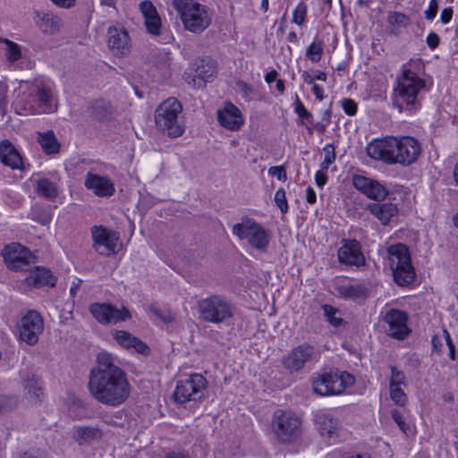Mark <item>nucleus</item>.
Listing matches in <instances>:
<instances>
[{
  "label": "nucleus",
  "mask_w": 458,
  "mask_h": 458,
  "mask_svg": "<svg viewBox=\"0 0 458 458\" xmlns=\"http://www.w3.org/2000/svg\"><path fill=\"white\" fill-rule=\"evenodd\" d=\"M88 389L96 401L112 407L123 404L131 393L126 373L114 364L112 355L106 352L97 356L96 365L89 372Z\"/></svg>",
  "instance_id": "nucleus-1"
},
{
  "label": "nucleus",
  "mask_w": 458,
  "mask_h": 458,
  "mask_svg": "<svg viewBox=\"0 0 458 458\" xmlns=\"http://www.w3.org/2000/svg\"><path fill=\"white\" fill-rule=\"evenodd\" d=\"M369 157L387 165L408 166L417 161L421 153L420 142L413 137H386L367 145Z\"/></svg>",
  "instance_id": "nucleus-2"
},
{
  "label": "nucleus",
  "mask_w": 458,
  "mask_h": 458,
  "mask_svg": "<svg viewBox=\"0 0 458 458\" xmlns=\"http://www.w3.org/2000/svg\"><path fill=\"white\" fill-rule=\"evenodd\" d=\"M302 419L291 410L277 409L273 412L270 427L276 442L291 445L302 436Z\"/></svg>",
  "instance_id": "nucleus-3"
},
{
  "label": "nucleus",
  "mask_w": 458,
  "mask_h": 458,
  "mask_svg": "<svg viewBox=\"0 0 458 458\" xmlns=\"http://www.w3.org/2000/svg\"><path fill=\"white\" fill-rule=\"evenodd\" d=\"M173 6L190 32L200 34L211 24L212 13L204 4L194 0H173Z\"/></svg>",
  "instance_id": "nucleus-4"
},
{
  "label": "nucleus",
  "mask_w": 458,
  "mask_h": 458,
  "mask_svg": "<svg viewBox=\"0 0 458 458\" xmlns=\"http://www.w3.org/2000/svg\"><path fill=\"white\" fill-rule=\"evenodd\" d=\"M182 106L175 98H168L156 109L157 128L170 138H178L185 131Z\"/></svg>",
  "instance_id": "nucleus-5"
},
{
  "label": "nucleus",
  "mask_w": 458,
  "mask_h": 458,
  "mask_svg": "<svg viewBox=\"0 0 458 458\" xmlns=\"http://www.w3.org/2000/svg\"><path fill=\"white\" fill-rule=\"evenodd\" d=\"M425 86L424 80L420 79L416 72L404 70L394 88L393 105L400 111L403 110L404 105L409 110H416L420 106L418 94Z\"/></svg>",
  "instance_id": "nucleus-6"
},
{
  "label": "nucleus",
  "mask_w": 458,
  "mask_h": 458,
  "mask_svg": "<svg viewBox=\"0 0 458 458\" xmlns=\"http://www.w3.org/2000/svg\"><path fill=\"white\" fill-rule=\"evenodd\" d=\"M354 382V377L346 371L324 370L312 377V390L320 396L338 395Z\"/></svg>",
  "instance_id": "nucleus-7"
},
{
  "label": "nucleus",
  "mask_w": 458,
  "mask_h": 458,
  "mask_svg": "<svg viewBox=\"0 0 458 458\" xmlns=\"http://www.w3.org/2000/svg\"><path fill=\"white\" fill-rule=\"evenodd\" d=\"M232 233L239 240L246 241L254 250L267 252L271 238L270 233L255 219L248 216H242L241 222L233 225Z\"/></svg>",
  "instance_id": "nucleus-8"
},
{
  "label": "nucleus",
  "mask_w": 458,
  "mask_h": 458,
  "mask_svg": "<svg viewBox=\"0 0 458 458\" xmlns=\"http://www.w3.org/2000/svg\"><path fill=\"white\" fill-rule=\"evenodd\" d=\"M197 308L199 319L213 324L225 323L233 318L234 314L233 303L219 294L199 300Z\"/></svg>",
  "instance_id": "nucleus-9"
},
{
  "label": "nucleus",
  "mask_w": 458,
  "mask_h": 458,
  "mask_svg": "<svg viewBox=\"0 0 458 458\" xmlns=\"http://www.w3.org/2000/svg\"><path fill=\"white\" fill-rule=\"evenodd\" d=\"M208 386L207 379L199 373H191L176 382L173 393L176 403H199L204 400V393Z\"/></svg>",
  "instance_id": "nucleus-10"
},
{
  "label": "nucleus",
  "mask_w": 458,
  "mask_h": 458,
  "mask_svg": "<svg viewBox=\"0 0 458 458\" xmlns=\"http://www.w3.org/2000/svg\"><path fill=\"white\" fill-rule=\"evenodd\" d=\"M6 267L13 271L23 269L26 266L36 262V256L30 249L18 242L6 244L1 251Z\"/></svg>",
  "instance_id": "nucleus-11"
},
{
  "label": "nucleus",
  "mask_w": 458,
  "mask_h": 458,
  "mask_svg": "<svg viewBox=\"0 0 458 458\" xmlns=\"http://www.w3.org/2000/svg\"><path fill=\"white\" fill-rule=\"evenodd\" d=\"M89 310L93 318L102 325L116 324L131 318L130 311L125 308H116L111 303L95 302L90 304Z\"/></svg>",
  "instance_id": "nucleus-12"
},
{
  "label": "nucleus",
  "mask_w": 458,
  "mask_h": 458,
  "mask_svg": "<svg viewBox=\"0 0 458 458\" xmlns=\"http://www.w3.org/2000/svg\"><path fill=\"white\" fill-rule=\"evenodd\" d=\"M44 322L40 314L32 310H29L19 324L20 339L29 345H34L38 341V335L43 332Z\"/></svg>",
  "instance_id": "nucleus-13"
},
{
  "label": "nucleus",
  "mask_w": 458,
  "mask_h": 458,
  "mask_svg": "<svg viewBox=\"0 0 458 458\" xmlns=\"http://www.w3.org/2000/svg\"><path fill=\"white\" fill-rule=\"evenodd\" d=\"M93 249L100 255L109 256L116 253L119 235L103 225H93L90 229Z\"/></svg>",
  "instance_id": "nucleus-14"
},
{
  "label": "nucleus",
  "mask_w": 458,
  "mask_h": 458,
  "mask_svg": "<svg viewBox=\"0 0 458 458\" xmlns=\"http://www.w3.org/2000/svg\"><path fill=\"white\" fill-rule=\"evenodd\" d=\"M338 249V261L350 267H361L365 265V257L361 251V245L356 239H343Z\"/></svg>",
  "instance_id": "nucleus-15"
},
{
  "label": "nucleus",
  "mask_w": 458,
  "mask_h": 458,
  "mask_svg": "<svg viewBox=\"0 0 458 458\" xmlns=\"http://www.w3.org/2000/svg\"><path fill=\"white\" fill-rule=\"evenodd\" d=\"M384 321L388 325V335L398 340L404 339L411 332L408 327V315L406 312L390 309L385 315Z\"/></svg>",
  "instance_id": "nucleus-16"
},
{
  "label": "nucleus",
  "mask_w": 458,
  "mask_h": 458,
  "mask_svg": "<svg viewBox=\"0 0 458 458\" xmlns=\"http://www.w3.org/2000/svg\"><path fill=\"white\" fill-rule=\"evenodd\" d=\"M315 355V348L311 344H301L291 351L284 359L283 364L291 371H299L307 362L312 360Z\"/></svg>",
  "instance_id": "nucleus-17"
},
{
  "label": "nucleus",
  "mask_w": 458,
  "mask_h": 458,
  "mask_svg": "<svg viewBox=\"0 0 458 458\" xmlns=\"http://www.w3.org/2000/svg\"><path fill=\"white\" fill-rule=\"evenodd\" d=\"M352 184L356 190L375 200H383L388 195V191L383 184L364 175H353Z\"/></svg>",
  "instance_id": "nucleus-18"
},
{
  "label": "nucleus",
  "mask_w": 458,
  "mask_h": 458,
  "mask_svg": "<svg viewBox=\"0 0 458 458\" xmlns=\"http://www.w3.org/2000/svg\"><path fill=\"white\" fill-rule=\"evenodd\" d=\"M84 185L98 197L109 198L115 192L114 184L109 177L93 174L92 172L86 174Z\"/></svg>",
  "instance_id": "nucleus-19"
},
{
  "label": "nucleus",
  "mask_w": 458,
  "mask_h": 458,
  "mask_svg": "<svg viewBox=\"0 0 458 458\" xmlns=\"http://www.w3.org/2000/svg\"><path fill=\"white\" fill-rule=\"evenodd\" d=\"M107 35L108 47L114 55L123 56L130 52V38L124 28L122 26L110 27Z\"/></svg>",
  "instance_id": "nucleus-20"
},
{
  "label": "nucleus",
  "mask_w": 458,
  "mask_h": 458,
  "mask_svg": "<svg viewBox=\"0 0 458 458\" xmlns=\"http://www.w3.org/2000/svg\"><path fill=\"white\" fill-rule=\"evenodd\" d=\"M24 282L27 285L35 288L54 287L56 284L57 277L53 275L50 269L45 267H35L29 271Z\"/></svg>",
  "instance_id": "nucleus-21"
},
{
  "label": "nucleus",
  "mask_w": 458,
  "mask_h": 458,
  "mask_svg": "<svg viewBox=\"0 0 458 458\" xmlns=\"http://www.w3.org/2000/svg\"><path fill=\"white\" fill-rule=\"evenodd\" d=\"M30 96L33 101L38 104V109L37 110L33 106L28 108L31 113H50L52 111V98L53 94L51 89L43 85L36 84L30 90Z\"/></svg>",
  "instance_id": "nucleus-22"
},
{
  "label": "nucleus",
  "mask_w": 458,
  "mask_h": 458,
  "mask_svg": "<svg viewBox=\"0 0 458 458\" xmlns=\"http://www.w3.org/2000/svg\"><path fill=\"white\" fill-rule=\"evenodd\" d=\"M313 416L314 422L322 437L334 438L338 436L339 423L331 414L324 410H318Z\"/></svg>",
  "instance_id": "nucleus-23"
},
{
  "label": "nucleus",
  "mask_w": 458,
  "mask_h": 458,
  "mask_svg": "<svg viewBox=\"0 0 458 458\" xmlns=\"http://www.w3.org/2000/svg\"><path fill=\"white\" fill-rule=\"evenodd\" d=\"M217 121L223 127L237 131L243 123L241 111L232 103H226L224 109L217 111Z\"/></svg>",
  "instance_id": "nucleus-24"
},
{
  "label": "nucleus",
  "mask_w": 458,
  "mask_h": 458,
  "mask_svg": "<svg viewBox=\"0 0 458 458\" xmlns=\"http://www.w3.org/2000/svg\"><path fill=\"white\" fill-rule=\"evenodd\" d=\"M114 338L124 349H133L136 352L142 355H148L150 353L149 347L143 341L127 331L116 330L114 334Z\"/></svg>",
  "instance_id": "nucleus-25"
},
{
  "label": "nucleus",
  "mask_w": 458,
  "mask_h": 458,
  "mask_svg": "<svg viewBox=\"0 0 458 458\" xmlns=\"http://www.w3.org/2000/svg\"><path fill=\"white\" fill-rule=\"evenodd\" d=\"M22 386L25 394L32 403H38L42 401L44 395L42 381L34 373L23 372Z\"/></svg>",
  "instance_id": "nucleus-26"
},
{
  "label": "nucleus",
  "mask_w": 458,
  "mask_h": 458,
  "mask_svg": "<svg viewBox=\"0 0 458 458\" xmlns=\"http://www.w3.org/2000/svg\"><path fill=\"white\" fill-rule=\"evenodd\" d=\"M367 210L378 219L383 225H386L398 214L397 206L391 202L369 203L367 205Z\"/></svg>",
  "instance_id": "nucleus-27"
},
{
  "label": "nucleus",
  "mask_w": 458,
  "mask_h": 458,
  "mask_svg": "<svg viewBox=\"0 0 458 458\" xmlns=\"http://www.w3.org/2000/svg\"><path fill=\"white\" fill-rule=\"evenodd\" d=\"M35 22L42 33L54 35L60 31L61 18L51 12H36Z\"/></svg>",
  "instance_id": "nucleus-28"
},
{
  "label": "nucleus",
  "mask_w": 458,
  "mask_h": 458,
  "mask_svg": "<svg viewBox=\"0 0 458 458\" xmlns=\"http://www.w3.org/2000/svg\"><path fill=\"white\" fill-rule=\"evenodd\" d=\"M0 161L12 169H22V158L14 148V146L7 140L0 142Z\"/></svg>",
  "instance_id": "nucleus-29"
},
{
  "label": "nucleus",
  "mask_w": 458,
  "mask_h": 458,
  "mask_svg": "<svg viewBox=\"0 0 458 458\" xmlns=\"http://www.w3.org/2000/svg\"><path fill=\"white\" fill-rule=\"evenodd\" d=\"M102 437L103 431L98 427L75 426L72 429V438L79 445H89Z\"/></svg>",
  "instance_id": "nucleus-30"
},
{
  "label": "nucleus",
  "mask_w": 458,
  "mask_h": 458,
  "mask_svg": "<svg viewBox=\"0 0 458 458\" xmlns=\"http://www.w3.org/2000/svg\"><path fill=\"white\" fill-rule=\"evenodd\" d=\"M215 72L216 66L214 62L201 59L197 65L193 78H191V81L189 78H186V81L189 84H192L193 87L200 88L214 76Z\"/></svg>",
  "instance_id": "nucleus-31"
},
{
  "label": "nucleus",
  "mask_w": 458,
  "mask_h": 458,
  "mask_svg": "<svg viewBox=\"0 0 458 458\" xmlns=\"http://www.w3.org/2000/svg\"><path fill=\"white\" fill-rule=\"evenodd\" d=\"M391 269L394 281L399 286H407L416 279V273L411 261L404 263V265H395Z\"/></svg>",
  "instance_id": "nucleus-32"
},
{
  "label": "nucleus",
  "mask_w": 458,
  "mask_h": 458,
  "mask_svg": "<svg viewBox=\"0 0 458 458\" xmlns=\"http://www.w3.org/2000/svg\"><path fill=\"white\" fill-rule=\"evenodd\" d=\"M335 290L342 298L355 301L366 300L369 293L368 287L361 284H340L335 287Z\"/></svg>",
  "instance_id": "nucleus-33"
},
{
  "label": "nucleus",
  "mask_w": 458,
  "mask_h": 458,
  "mask_svg": "<svg viewBox=\"0 0 458 458\" xmlns=\"http://www.w3.org/2000/svg\"><path fill=\"white\" fill-rule=\"evenodd\" d=\"M387 253L390 259V266L394 267L395 265H404L411 262V255L406 245L398 243L391 245L387 248Z\"/></svg>",
  "instance_id": "nucleus-34"
},
{
  "label": "nucleus",
  "mask_w": 458,
  "mask_h": 458,
  "mask_svg": "<svg viewBox=\"0 0 458 458\" xmlns=\"http://www.w3.org/2000/svg\"><path fill=\"white\" fill-rule=\"evenodd\" d=\"M38 142L43 151L47 155L56 154L60 150V143L53 131L38 132Z\"/></svg>",
  "instance_id": "nucleus-35"
},
{
  "label": "nucleus",
  "mask_w": 458,
  "mask_h": 458,
  "mask_svg": "<svg viewBox=\"0 0 458 458\" xmlns=\"http://www.w3.org/2000/svg\"><path fill=\"white\" fill-rule=\"evenodd\" d=\"M113 114L110 102L104 99L95 100L91 105V115L99 122L107 121Z\"/></svg>",
  "instance_id": "nucleus-36"
},
{
  "label": "nucleus",
  "mask_w": 458,
  "mask_h": 458,
  "mask_svg": "<svg viewBox=\"0 0 458 458\" xmlns=\"http://www.w3.org/2000/svg\"><path fill=\"white\" fill-rule=\"evenodd\" d=\"M35 191L38 196L50 200L55 199L58 195V189L55 183L47 178H41L37 181Z\"/></svg>",
  "instance_id": "nucleus-37"
},
{
  "label": "nucleus",
  "mask_w": 458,
  "mask_h": 458,
  "mask_svg": "<svg viewBox=\"0 0 458 458\" xmlns=\"http://www.w3.org/2000/svg\"><path fill=\"white\" fill-rule=\"evenodd\" d=\"M387 23L391 27V33L397 34L400 29L406 28L411 24V19L404 13L390 12L387 15Z\"/></svg>",
  "instance_id": "nucleus-38"
},
{
  "label": "nucleus",
  "mask_w": 458,
  "mask_h": 458,
  "mask_svg": "<svg viewBox=\"0 0 458 458\" xmlns=\"http://www.w3.org/2000/svg\"><path fill=\"white\" fill-rule=\"evenodd\" d=\"M324 53V41L321 38H315L308 47L305 56L312 63H318Z\"/></svg>",
  "instance_id": "nucleus-39"
},
{
  "label": "nucleus",
  "mask_w": 458,
  "mask_h": 458,
  "mask_svg": "<svg viewBox=\"0 0 458 458\" xmlns=\"http://www.w3.org/2000/svg\"><path fill=\"white\" fill-rule=\"evenodd\" d=\"M29 217L42 225H48L52 220L50 212L39 205H34L31 208Z\"/></svg>",
  "instance_id": "nucleus-40"
},
{
  "label": "nucleus",
  "mask_w": 458,
  "mask_h": 458,
  "mask_svg": "<svg viewBox=\"0 0 458 458\" xmlns=\"http://www.w3.org/2000/svg\"><path fill=\"white\" fill-rule=\"evenodd\" d=\"M0 42L6 45L5 56L8 62L14 63L21 57V48L17 43L7 38H0Z\"/></svg>",
  "instance_id": "nucleus-41"
},
{
  "label": "nucleus",
  "mask_w": 458,
  "mask_h": 458,
  "mask_svg": "<svg viewBox=\"0 0 458 458\" xmlns=\"http://www.w3.org/2000/svg\"><path fill=\"white\" fill-rule=\"evenodd\" d=\"M321 309L324 312V316L327 321L333 327H338L344 324V319L340 317H336V314L340 313V310L332 305L323 304Z\"/></svg>",
  "instance_id": "nucleus-42"
},
{
  "label": "nucleus",
  "mask_w": 458,
  "mask_h": 458,
  "mask_svg": "<svg viewBox=\"0 0 458 458\" xmlns=\"http://www.w3.org/2000/svg\"><path fill=\"white\" fill-rule=\"evenodd\" d=\"M144 23L148 33L154 36L161 34L162 22L158 13L144 18Z\"/></svg>",
  "instance_id": "nucleus-43"
},
{
  "label": "nucleus",
  "mask_w": 458,
  "mask_h": 458,
  "mask_svg": "<svg viewBox=\"0 0 458 458\" xmlns=\"http://www.w3.org/2000/svg\"><path fill=\"white\" fill-rule=\"evenodd\" d=\"M294 112L301 119L306 120L310 124L313 123L312 114L306 109L305 106L300 100L298 96H296V99L294 102Z\"/></svg>",
  "instance_id": "nucleus-44"
},
{
  "label": "nucleus",
  "mask_w": 458,
  "mask_h": 458,
  "mask_svg": "<svg viewBox=\"0 0 458 458\" xmlns=\"http://www.w3.org/2000/svg\"><path fill=\"white\" fill-rule=\"evenodd\" d=\"M323 151L325 157L324 160L320 164V168H322V170H327L329 165L335 160V147L332 144H327L323 148Z\"/></svg>",
  "instance_id": "nucleus-45"
},
{
  "label": "nucleus",
  "mask_w": 458,
  "mask_h": 458,
  "mask_svg": "<svg viewBox=\"0 0 458 458\" xmlns=\"http://www.w3.org/2000/svg\"><path fill=\"white\" fill-rule=\"evenodd\" d=\"M400 386H390V398L395 404L403 406L406 403L407 396Z\"/></svg>",
  "instance_id": "nucleus-46"
},
{
  "label": "nucleus",
  "mask_w": 458,
  "mask_h": 458,
  "mask_svg": "<svg viewBox=\"0 0 458 458\" xmlns=\"http://www.w3.org/2000/svg\"><path fill=\"white\" fill-rule=\"evenodd\" d=\"M274 200L276 206L279 208L283 214H286L288 211V203L285 196V191L283 188H279L276 193Z\"/></svg>",
  "instance_id": "nucleus-47"
},
{
  "label": "nucleus",
  "mask_w": 458,
  "mask_h": 458,
  "mask_svg": "<svg viewBox=\"0 0 458 458\" xmlns=\"http://www.w3.org/2000/svg\"><path fill=\"white\" fill-rule=\"evenodd\" d=\"M391 417L394 420V421L397 424L399 428L403 432L406 436L411 431L409 424L405 422V419L403 416V414L398 410H393L391 411Z\"/></svg>",
  "instance_id": "nucleus-48"
},
{
  "label": "nucleus",
  "mask_w": 458,
  "mask_h": 458,
  "mask_svg": "<svg viewBox=\"0 0 458 458\" xmlns=\"http://www.w3.org/2000/svg\"><path fill=\"white\" fill-rule=\"evenodd\" d=\"M307 6L304 3H300L293 13V22L302 25L305 21Z\"/></svg>",
  "instance_id": "nucleus-49"
},
{
  "label": "nucleus",
  "mask_w": 458,
  "mask_h": 458,
  "mask_svg": "<svg viewBox=\"0 0 458 458\" xmlns=\"http://www.w3.org/2000/svg\"><path fill=\"white\" fill-rule=\"evenodd\" d=\"M391 379L389 386L404 385L405 376L401 370H398L395 367L391 366Z\"/></svg>",
  "instance_id": "nucleus-50"
},
{
  "label": "nucleus",
  "mask_w": 458,
  "mask_h": 458,
  "mask_svg": "<svg viewBox=\"0 0 458 458\" xmlns=\"http://www.w3.org/2000/svg\"><path fill=\"white\" fill-rule=\"evenodd\" d=\"M341 106L343 107L344 112L350 116H353L356 114L358 110L357 103L351 98H344L341 101Z\"/></svg>",
  "instance_id": "nucleus-51"
},
{
  "label": "nucleus",
  "mask_w": 458,
  "mask_h": 458,
  "mask_svg": "<svg viewBox=\"0 0 458 458\" xmlns=\"http://www.w3.org/2000/svg\"><path fill=\"white\" fill-rule=\"evenodd\" d=\"M140 10L144 18L152 16L157 13V11L151 1L145 0L140 4Z\"/></svg>",
  "instance_id": "nucleus-52"
},
{
  "label": "nucleus",
  "mask_w": 458,
  "mask_h": 458,
  "mask_svg": "<svg viewBox=\"0 0 458 458\" xmlns=\"http://www.w3.org/2000/svg\"><path fill=\"white\" fill-rule=\"evenodd\" d=\"M236 89L239 91V93L242 95V97L245 99L250 98V96L253 92V89L250 85H249L247 82L243 81H237L236 83Z\"/></svg>",
  "instance_id": "nucleus-53"
},
{
  "label": "nucleus",
  "mask_w": 458,
  "mask_h": 458,
  "mask_svg": "<svg viewBox=\"0 0 458 458\" xmlns=\"http://www.w3.org/2000/svg\"><path fill=\"white\" fill-rule=\"evenodd\" d=\"M7 92L8 87L6 83L4 81H0V111L3 114L5 112L8 104Z\"/></svg>",
  "instance_id": "nucleus-54"
},
{
  "label": "nucleus",
  "mask_w": 458,
  "mask_h": 458,
  "mask_svg": "<svg viewBox=\"0 0 458 458\" xmlns=\"http://www.w3.org/2000/svg\"><path fill=\"white\" fill-rule=\"evenodd\" d=\"M268 174L276 176L277 180L284 182L287 178L285 168L283 165L271 166L268 169Z\"/></svg>",
  "instance_id": "nucleus-55"
},
{
  "label": "nucleus",
  "mask_w": 458,
  "mask_h": 458,
  "mask_svg": "<svg viewBox=\"0 0 458 458\" xmlns=\"http://www.w3.org/2000/svg\"><path fill=\"white\" fill-rule=\"evenodd\" d=\"M437 11H438L437 1L430 0L428 8L424 12L425 18L429 21L433 20L436 17Z\"/></svg>",
  "instance_id": "nucleus-56"
},
{
  "label": "nucleus",
  "mask_w": 458,
  "mask_h": 458,
  "mask_svg": "<svg viewBox=\"0 0 458 458\" xmlns=\"http://www.w3.org/2000/svg\"><path fill=\"white\" fill-rule=\"evenodd\" d=\"M426 42L430 49H435L440 43V38L437 33L430 32L427 37Z\"/></svg>",
  "instance_id": "nucleus-57"
},
{
  "label": "nucleus",
  "mask_w": 458,
  "mask_h": 458,
  "mask_svg": "<svg viewBox=\"0 0 458 458\" xmlns=\"http://www.w3.org/2000/svg\"><path fill=\"white\" fill-rule=\"evenodd\" d=\"M327 170L320 168L315 174V182L318 187H323L327 182Z\"/></svg>",
  "instance_id": "nucleus-58"
},
{
  "label": "nucleus",
  "mask_w": 458,
  "mask_h": 458,
  "mask_svg": "<svg viewBox=\"0 0 458 458\" xmlns=\"http://www.w3.org/2000/svg\"><path fill=\"white\" fill-rule=\"evenodd\" d=\"M444 334H445V342H446V344H447L448 350H449V357L451 360H455V347L451 339V336L446 330H444Z\"/></svg>",
  "instance_id": "nucleus-59"
},
{
  "label": "nucleus",
  "mask_w": 458,
  "mask_h": 458,
  "mask_svg": "<svg viewBox=\"0 0 458 458\" xmlns=\"http://www.w3.org/2000/svg\"><path fill=\"white\" fill-rule=\"evenodd\" d=\"M165 458H191L190 454L182 450V451H169L165 453Z\"/></svg>",
  "instance_id": "nucleus-60"
},
{
  "label": "nucleus",
  "mask_w": 458,
  "mask_h": 458,
  "mask_svg": "<svg viewBox=\"0 0 458 458\" xmlns=\"http://www.w3.org/2000/svg\"><path fill=\"white\" fill-rule=\"evenodd\" d=\"M453 17V9L451 7L445 8L440 15V20L444 24L450 22Z\"/></svg>",
  "instance_id": "nucleus-61"
},
{
  "label": "nucleus",
  "mask_w": 458,
  "mask_h": 458,
  "mask_svg": "<svg viewBox=\"0 0 458 458\" xmlns=\"http://www.w3.org/2000/svg\"><path fill=\"white\" fill-rule=\"evenodd\" d=\"M305 197L307 202L310 204H314L317 201V194L310 186L307 187L305 191Z\"/></svg>",
  "instance_id": "nucleus-62"
},
{
  "label": "nucleus",
  "mask_w": 458,
  "mask_h": 458,
  "mask_svg": "<svg viewBox=\"0 0 458 458\" xmlns=\"http://www.w3.org/2000/svg\"><path fill=\"white\" fill-rule=\"evenodd\" d=\"M55 5L62 8H71L75 4L76 0H51Z\"/></svg>",
  "instance_id": "nucleus-63"
},
{
  "label": "nucleus",
  "mask_w": 458,
  "mask_h": 458,
  "mask_svg": "<svg viewBox=\"0 0 458 458\" xmlns=\"http://www.w3.org/2000/svg\"><path fill=\"white\" fill-rule=\"evenodd\" d=\"M312 91L318 100L321 101L324 99V90L318 84H312Z\"/></svg>",
  "instance_id": "nucleus-64"
}]
</instances>
